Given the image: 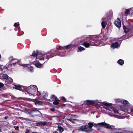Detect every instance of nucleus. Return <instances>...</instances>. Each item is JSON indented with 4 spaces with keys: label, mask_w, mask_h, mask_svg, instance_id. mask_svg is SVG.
Instances as JSON below:
<instances>
[{
    "label": "nucleus",
    "mask_w": 133,
    "mask_h": 133,
    "mask_svg": "<svg viewBox=\"0 0 133 133\" xmlns=\"http://www.w3.org/2000/svg\"><path fill=\"white\" fill-rule=\"evenodd\" d=\"M52 52H48L46 53L45 54H43L41 51L37 50L33 51L32 54L30 56L34 57H36V58H37V57H41V58H44L46 57V58H51L55 55Z\"/></svg>",
    "instance_id": "obj_1"
},
{
    "label": "nucleus",
    "mask_w": 133,
    "mask_h": 133,
    "mask_svg": "<svg viewBox=\"0 0 133 133\" xmlns=\"http://www.w3.org/2000/svg\"><path fill=\"white\" fill-rule=\"evenodd\" d=\"M71 46V45H68L66 46H65L64 47L60 46H59V48H57V49L58 50H61V51H59V52L56 51L54 53H53V54H54V55H54V56L56 55H58L59 56H63L64 55L63 54H64L65 52L64 48H65L67 50L70 49Z\"/></svg>",
    "instance_id": "obj_2"
},
{
    "label": "nucleus",
    "mask_w": 133,
    "mask_h": 133,
    "mask_svg": "<svg viewBox=\"0 0 133 133\" xmlns=\"http://www.w3.org/2000/svg\"><path fill=\"white\" fill-rule=\"evenodd\" d=\"M93 126V124L91 123H89L88 124V125L82 126L79 129L81 131L89 132L92 131V127Z\"/></svg>",
    "instance_id": "obj_3"
},
{
    "label": "nucleus",
    "mask_w": 133,
    "mask_h": 133,
    "mask_svg": "<svg viewBox=\"0 0 133 133\" xmlns=\"http://www.w3.org/2000/svg\"><path fill=\"white\" fill-rule=\"evenodd\" d=\"M94 126L98 129H101V128L102 127L110 129L111 127L110 125L104 122H102L95 124Z\"/></svg>",
    "instance_id": "obj_4"
},
{
    "label": "nucleus",
    "mask_w": 133,
    "mask_h": 133,
    "mask_svg": "<svg viewBox=\"0 0 133 133\" xmlns=\"http://www.w3.org/2000/svg\"><path fill=\"white\" fill-rule=\"evenodd\" d=\"M29 89V93L31 95H35L36 94V92L37 91V87L35 85H31L28 88Z\"/></svg>",
    "instance_id": "obj_5"
},
{
    "label": "nucleus",
    "mask_w": 133,
    "mask_h": 133,
    "mask_svg": "<svg viewBox=\"0 0 133 133\" xmlns=\"http://www.w3.org/2000/svg\"><path fill=\"white\" fill-rule=\"evenodd\" d=\"M114 24L118 28H120L121 26V22L120 19L117 18L114 22Z\"/></svg>",
    "instance_id": "obj_6"
},
{
    "label": "nucleus",
    "mask_w": 133,
    "mask_h": 133,
    "mask_svg": "<svg viewBox=\"0 0 133 133\" xmlns=\"http://www.w3.org/2000/svg\"><path fill=\"white\" fill-rule=\"evenodd\" d=\"M120 43L119 44L118 42H115L112 43L111 45V46L112 48L113 49L118 48L120 46Z\"/></svg>",
    "instance_id": "obj_7"
},
{
    "label": "nucleus",
    "mask_w": 133,
    "mask_h": 133,
    "mask_svg": "<svg viewBox=\"0 0 133 133\" xmlns=\"http://www.w3.org/2000/svg\"><path fill=\"white\" fill-rule=\"evenodd\" d=\"M47 124L46 122H41L36 123V126L41 125V126Z\"/></svg>",
    "instance_id": "obj_8"
},
{
    "label": "nucleus",
    "mask_w": 133,
    "mask_h": 133,
    "mask_svg": "<svg viewBox=\"0 0 133 133\" xmlns=\"http://www.w3.org/2000/svg\"><path fill=\"white\" fill-rule=\"evenodd\" d=\"M105 19V18H103V21H102L101 22L102 26L103 28H104L105 27L107 24V22L104 21Z\"/></svg>",
    "instance_id": "obj_9"
},
{
    "label": "nucleus",
    "mask_w": 133,
    "mask_h": 133,
    "mask_svg": "<svg viewBox=\"0 0 133 133\" xmlns=\"http://www.w3.org/2000/svg\"><path fill=\"white\" fill-rule=\"evenodd\" d=\"M123 27L124 31L125 33H127L130 30V29L129 28L127 27L126 26L123 25Z\"/></svg>",
    "instance_id": "obj_10"
},
{
    "label": "nucleus",
    "mask_w": 133,
    "mask_h": 133,
    "mask_svg": "<svg viewBox=\"0 0 133 133\" xmlns=\"http://www.w3.org/2000/svg\"><path fill=\"white\" fill-rule=\"evenodd\" d=\"M85 103L87 105H92L94 104V101L89 100H87L85 101Z\"/></svg>",
    "instance_id": "obj_11"
},
{
    "label": "nucleus",
    "mask_w": 133,
    "mask_h": 133,
    "mask_svg": "<svg viewBox=\"0 0 133 133\" xmlns=\"http://www.w3.org/2000/svg\"><path fill=\"white\" fill-rule=\"evenodd\" d=\"M86 48H88L90 46V44L89 43L84 42L81 44Z\"/></svg>",
    "instance_id": "obj_12"
},
{
    "label": "nucleus",
    "mask_w": 133,
    "mask_h": 133,
    "mask_svg": "<svg viewBox=\"0 0 133 133\" xmlns=\"http://www.w3.org/2000/svg\"><path fill=\"white\" fill-rule=\"evenodd\" d=\"M14 88H15L16 89L20 90L21 88V87L20 85H15L13 87Z\"/></svg>",
    "instance_id": "obj_13"
},
{
    "label": "nucleus",
    "mask_w": 133,
    "mask_h": 133,
    "mask_svg": "<svg viewBox=\"0 0 133 133\" xmlns=\"http://www.w3.org/2000/svg\"><path fill=\"white\" fill-rule=\"evenodd\" d=\"M129 9H127L126 10L125 12H123L122 13V15H123L124 14L125 15H128V14H129Z\"/></svg>",
    "instance_id": "obj_14"
},
{
    "label": "nucleus",
    "mask_w": 133,
    "mask_h": 133,
    "mask_svg": "<svg viewBox=\"0 0 133 133\" xmlns=\"http://www.w3.org/2000/svg\"><path fill=\"white\" fill-rule=\"evenodd\" d=\"M51 98L55 99V101H59L57 97L54 95H52L51 96Z\"/></svg>",
    "instance_id": "obj_15"
},
{
    "label": "nucleus",
    "mask_w": 133,
    "mask_h": 133,
    "mask_svg": "<svg viewBox=\"0 0 133 133\" xmlns=\"http://www.w3.org/2000/svg\"><path fill=\"white\" fill-rule=\"evenodd\" d=\"M35 65L38 68H40L42 66V64L39 63H35Z\"/></svg>",
    "instance_id": "obj_16"
},
{
    "label": "nucleus",
    "mask_w": 133,
    "mask_h": 133,
    "mask_svg": "<svg viewBox=\"0 0 133 133\" xmlns=\"http://www.w3.org/2000/svg\"><path fill=\"white\" fill-rule=\"evenodd\" d=\"M2 77L4 79H9V77L7 75L5 74H3Z\"/></svg>",
    "instance_id": "obj_17"
},
{
    "label": "nucleus",
    "mask_w": 133,
    "mask_h": 133,
    "mask_svg": "<svg viewBox=\"0 0 133 133\" xmlns=\"http://www.w3.org/2000/svg\"><path fill=\"white\" fill-rule=\"evenodd\" d=\"M95 46H98L99 45V42L98 40H95Z\"/></svg>",
    "instance_id": "obj_18"
},
{
    "label": "nucleus",
    "mask_w": 133,
    "mask_h": 133,
    "mask_svg": "<svg viewBox=\"0 0 133 133\" xmlns=\"http://www.w3.org/2000/svg\"><path fill=\"white\" fill-rule=\"evenodd\" d=\"M95 40H91L90 41L89 43L90 44V46L94 45H95Z\"/></svg>",
    "instance_id": "obj_19"
},
{
    "label": "nucleus",
    "mask_w": 133,
    "mask_h": 133,
    "mask_svg": "<svg viewBox=\"0 0 133 133\" xmlns=\"http://www.w3.org/2000/svg\"><path fill=\"white\" fill-rule=\"evenodd\" d=\"M118 63L119 64L122 65L123 64L124 61L122 59H120L118 61Z\"/></svg>",
    "instance_id": "obj_20"
},
{
    "label": "nucleus",
    "mask_w": 133,
    "mask_h": 133,
    "mask_svg": "<svg viewBox=\"0 0 133 133\" xmlns=\"http://www.w3.org/2000/svg\"><path fill=\"white\" fill-rule=\"evenodd\" d=\"M111 109L115 113H118V111L116 109L114 108H111Z\"/></svg>",
    "instance_id": "obj_21"
},
{
    "label": "nucleus",
    "mask_w": 133,
    "mask_h": 133,
    "mask_svg": "<svg viewBox=\"0 0 133 133\" xmlns=\"http://www.w3.org/2000/svg\"><path fill=\"white\" fill-rule=\"evenodd\" d=\"M78 50L80 51H81L83 50H85L84 48L82 47L81 46H79L78 47Z\"/></svg>",
    "instance_id": "obj_22"
},
{
    "label": "nucleus",
    "mask_w": 133,
    "mask_h": 133,
    "mask_svg": "<svg viewBox=\"0 0 133 133\" xmlns=\"http://www.w3.org/2000/svg\"><path fill=\"white\" fill-rule=\"evenodd\" d=\"M123 103L124 105H127L128 103V102L126 100H124L123 101Z\"/></svg>",
    "instance_id": "obj_23"
},
{
    "label": "nucleus",
    "mask_w": 133,
    "mask_h": 133,
    "mask_svg": "<svg viewBox=\"0 0 133 133\" xmlns=\"http://www.w3.org/2000/svg\"><path fill=\"white\" fill-rule=\"evenodd\" d=\"M58 130L59 131L61 132L63 131L64 130L63 129L62 127H58Z\"/></svg>",
    "instance_id": "obj_24"
},
{
    "label": "nucleus",
    "mask_w": 133,
    "mask_h": 133,
    "mask_svg": "<svg viewBox=\"0 0 133 133\" xmlns=\"http://www.w3.org/2000/svg\"><path fill=\"white\" fill-rule=\"evenodd\" d=\"M129 14H130L131 15L133 14V10L131 8L129 9Z\"/></svg>",
    "instance_id": "obj_25"
},
{
    "label": "nucleus",
    "mask_w": 133,
    "mask_h": 133,
    "mask_svg": "<svg viewBox=\"0 0 133 133\" xmlns=\"http://www.w3.org/2000/svg\"><path fill=\"white\" fill-rule=\"evenodd\" d=\"M19 22L15 23L14 25V26L15 27L19 26Z\"/></svg>",
    "instance_id": "obj_26"
},
{
    "label": "nucleus",
    "mask_w": 133,
    "mask_h": 133,
    "mask_svg": "<svg viewBox=\"0 0 133 133\" xmlns=\"http://www.w3.org/2000/svg\"><path fill=\"white\" fill-rule=\"evenodd\" d=\"M39 112V111H36V110H35L31 112H29L28 113V114H32V113H34V112Z\"/></svg>",
    "instance_id": "obj_27"
},
{
    "label": "nucleus",
    "mask_w": 133,
    "mask_h": 133,
    "mask_svg": "<svg viewBox=\"0 0 133 133\" xmlns=\"http://www.w3.org/2000/svg\"><path fill=\"white\" fill-rule=\"evenodd\" d=\"M36 104H41L42 103V102L41 101H36L35 102Z\"/></svg>",
    "instance_id": "obj_28"
},
{
    "label": "nucleus",
    "mask_w": 133,
    "mask_h": 133,
    "mask_svg": "<svg viewBox=\"0 0 133 133\" xmlns=\"http://www.w3.org/2000/svg\"><path fill=\"white\" fill-rule=\"evenodd\" d=\"M58 101H55L53 102V104L55 105H57L59 103Z\"/></svg>",
    "instance_id": "obj_29"
},
{
    "label": "nucleus",
    "mask_w": 133,
    "mask_h": 133,
    "mask_svg": "<svg viewBox=\"0 0 133 133\" xmlns=\"http://www.w3.org/2000/svg\"><path fill=\"white\" fill-rule=\"evenodd\" d=\"M111 104L107 103H105L104 104V105L107 106H109Z\"/></svg>",
    "instance_id": "obj_30"
},
{
    "label": "nucleus",
    "mask_w": 133,
    "mask_h": 133,
    "mask_svg": "<svg viewBox=\"0 0 133 133\" xmlns=\"http://www.w3.org/2000/svg\"><path fill=\"white\" fill-rule=\"evenodd\" d=\"M121 102V100L119 99H117L116 100V103H118L119 102Z\"/></svg>",
    "instance_id": "obj_31"
},
{
    "label": "nucleus",
    "mask_w": 133,
    "mask_h": 133,
    "mask_svg": "<svg viewBox=\"0 0 133 133\" xmlns=\"http://www.w3.org/2000/svg\"><path fill=\"white\" fill-rule=\"evenodd\" d=\"M9 79H8L9 80V81H10V82H12L13 80L11 78H10V77H9Z\"/></svg>",
    "instance_id": "obj_32"
},
{
    "label": "nucleus",
    "mask_w": 133,
    "mask_h": 133,
    "mask_svg": "<svg viewBox=\"0 0 133 133\" xmlns=\"http://www.w3.org/2000/svg\"><path fill=\"white\" fill-rule=\"evenodd\" d=\"M30 71L31 72H33V70L32 68H31L30 69Z\"/></svg>",
    "instance_id": "obj_33"
},
{
    "label": "nucleus",
    "mask_w": 133,
    "mask_h": 133,
    "mask_svg": "<svg viewBox=\"0 0 133 133\" xmlns=\"http://www.w3.org/2000/svg\"><path fill=\"white\" fill-rule=\"evenodd\" d=\"M62 99H63V100H66V99L65 98L63 97H62Z\"/></svg>",
    "instance_id": "obj_34"
},
{
    "label": "nucleus",
    "mask_w": 133,
    "mask_h": 133,
    "mask_svg": "<svg viewBox=\"0 0 133 133\" xmlns=\"http://www.w3.org/2000/svg\"><path fill=\"white\" fill-rule=\"evenodd\" d=\"M51 110L52 111H54L55 110V109L53 108L51 109Z\"/></svg>",
    "instance_id": "obj_35"
},
{
    "label": "nucleus",
    "mask_w": 133,
    "mask_h": 133,
    "mask_svg": "<svg viewBox=\"0 0 133 133\" xmlns=\"http://www.w3.org/2000/svg\"><path fill=\"white\" fill-rule=\"evenodd\" d=\"M29 130H27L26 132L25 133H29Z\"/></svg>",
    "instance_id": "obj_36"
},
{
    "label": "nucleus",
    "mask_w": 133,
    "mask_h": 133,
    "mask_svg": "<svg viewBox=\"0 0 133 133\" xmlns=\"http://www.w3.org/2000/svg\"><path fill=\"white\" fill-rule=\"evenodd\" d=\"M2 70V67L1 65H0V71Z\"/></svg>",
    "instance_id": "obj_37"
},
{
    "label": "nucleus",
    "mask_w": 133,
    "mask_h": 133,
    "mask_svg": "<svg viewBox=\"0 0 133 133\" xmlns=\"http://www.w3.org/2000/svg\"><path fill=\"white\" fill-rule=\"evenodd\" d=\"M131 112L133 111V107L131 108Z\"/></svg>",
    "instance_id": "obj_38"
},
{
    "label": "nucleus",
    "mask_w": 133,
    "mask_h": 133,
    "mask_svg": "<svg viewBox=\"0 0 133 133\" xmlns=\"http://www.w3.org/2000/svg\"><path fill=\"white\" fill-rule=\"evenodd\" d=\"M8 118V117L6 116V117H5V119H6Z\"/></svg>",
    "instance_id": "obj_39"
},
{
    "label": "nucleus",
    "mask_w": 133,
    "mask_h": 133,
    "mask_svg": "<svg viewBox=\"0 0 133 133\" xmlns=\"http://www.w3.org/2000/svg\"><path fill=\"white\" fill-rule=\"evenodd\" d=\"M13 57L12 56H11L9 58H13Z\"/></svg>",
    "instance_id": "obj_40"
},
{
    "label": "nucleus",
    "mask_w": 133,
    "mask_h": 133,
    "mask_svg": "<svg viewBox=\"0 0 133 133\" xmlns=\"http://www.w3.org/2000/svg\"><path fill=\"white\" fill-rule=\"evenodd\" d=\"M44 60V59H42V58L40 59V61H41L42 60Z\"/></svg>",
    "instance_id": "obj_41"
},
{
    "label": "nucleus",
    "mask_w": 133,
    "mask_h": 133,
    "mask_svg": "<svg viewBox=\"0 0 133 133\" xmlns=\"http://www.w3.org/2000/svg\"><path fill=\"white\" fill-rule=\"evenodd\" d=\"M48 95L47 94L46 95H44L43 96H44L45 97H46V96H47Z\"/></svg>",
    "instance_id": "obj_42"
},
{
    "label": "nucleus",
    "mask_w": 133,
    "mask_h": 133,
    "mask_svg": "<svg viewBox=\"0 0 133 133\" xmlns=\"http://www.w3.org/2000/svg\"><path fill=\"white\" fill-rule=\"evenodd\" d=\"M73 116H74V117H77V116H76V115H73Z\"/></svg>",
    "instance_id": "obj_43"
},
{
    "label": "nucleus",
    "mask_w": 133,
    "mask_h": 133,
    "mask_svg": "<svg viewBox=\"0 0 133 133\" xmlns=\"http://www.w3.org/2000/svg\"><path fill=\"white\" fill-rule=\"evenodd\" d=\"M117 133H122L121 132H117Z\"/></svg>",
    "instance_id": "obj_44"
},
{
    "label": "nucleus",
    "mask_w": 133,
    "mask_h": 133,
    "mask_svg": "<svg viewBox=\"0 0 133 133\" xmlns=\"http://www.w3.org/2000/svg\"><path fill=\"white\" fill-rule=\"evenodd\" d=\"M32 133H38L35 132H33Z\"/></svg>",
    "instance_id": "obj_45"
},
{
    "label": "nucleus",
    "mask_w": 133,
    "mask_h": 133,
    "mask_svg": "<svg viewBox=\"0 0 133 133\" xmlns=\"http://www.w3.org/2000/svg\"><path fill=\"white\" fill-rule=\"evenodd\" d=\"M1 55L0 54V58H1Z\"/></svg>",
    "instance_id": "obj_46"
},
{
    "label": "nucleus",
    "mask_w": 133,
    "mask_h": 133,
    "mask_svg": "<svg viewBox=\"0 0 133 133\" xmlns=\"http://www.w3.org/2000/svg\"><path fill=\"white\" fill-rule=\"evenodd\" d=\"M20 65H22V66H23V64H22V65H21V64H20Z\"/></svg>",
    "instance_id": "obj_47"
},
{
    "label": "nucleus",
    "mask_w": 133,
    "mask_h": 133,
    "mask_svg": "<svg viewBox=\"0 0 133 133\" xmlns=\"http://www.w3.org/2000/svg\"><path fill=\"white\" fill-rule=\"evenodd\" d=\"M6 68H7L9 70V69L7 67V66H6Z\"/></svg>",
    "instance_id": "obj_48"
},
{
    "label": "nucleus",
    "mask_w": 133,
    "mask_h": 133,
    "mask_svg": "<svg viewBox=\"0 0 133 133\" xmlns=\"http://www.w3.org/2000/svg\"><path fill=\"white\" fill-rule=\"evenodd\" d=\"M68 120H69V121H70V119H68Z\"/></svg>",
    "instance_id": "obj_49"
}]
</instances>
